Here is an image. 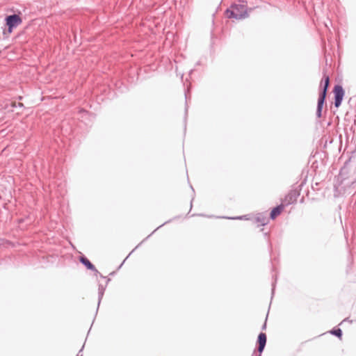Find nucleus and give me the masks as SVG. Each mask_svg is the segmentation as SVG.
I'll return each instance as SVG.
<instances>
[{
	"mask_svg": "<svg viewBox=\"0 0 356 356\" xmlns=\"http://www.w3.org/2000/svg\"><path fill=\"white\" fill-rule=\"evenodd\" d=\"M332 334H334L339 337H341V334H342V332L340 329H337L336 330H333L331 332Z\"/></svg>",
	"mask_w": 356,
	"mask_h": 356,
	"instance_id": "9",
	"label": "nucleus"
},
{
	"mask_svg": "<svg viewBox=\"0 0 356 356\" xmlns=\"http://www.w3.org/2000/svg\"><path fill=\"white\" fill-rule=\"evenodd\" d=\"M6 21L10 32L12 31L13 27L17 26L22 22L21 18L17 15H12L6 17Z\"/></svg>",
	"mask_w": 356,
	"mask_h": 356,
	"instance_id": "4",
	"label": "nucleus"
},
{
	"mask_svg": "<svg viewBox=\"0 0 356 356\" xmlns=\"http://www.w3.org/2000/svg\"><path fill=\"white\" fill-rule=\"evenodd\" d=\"M282 209H283L282 205H280V206H278V207L274 208L270 213V218L272 219L275 218L278 215L280 214Z\"/></svg>",
	"mask_w": 356,
	"mask_h": 356,
	"instance_id": "7",
	"label": "nucleus"
},
{
	"mask_svg": "<svg viewBox=\"0 0 356 356\" xmlns=\"http://www.w3.org/2000/svg\"><path fill=\"white\" fill-rule=\"evenodd\" d=\"M258 351L260 354L264 351L266 343V335L264 333H260L258 336Z\"/></svg>",
	"mask_w": 356,
	"mask_h": 356,
	"instance_id": "5",
	"label": "nucleus"
},
{
	"mask_svg": "<svg viewBox=\"0 0 356 356\" xmlns=\"http://www.w3.org/2000/svg\"><path fill=\"white\" fill-rule=\"evenodd\" d=\"M104 292V288L102 286H99V300L102 298Z\"/></svg>",
	"mask_w": 356,
	"mask_h": 356,
	"instance_id": "10",
	"label": "nucleus"
},
{
	"mask_svg": "<svg viewBox=\"0 0 356 356\" xmlns=\"http://www.w3.org/2000/svg\"><path fill=\"white\" fill-rule=\"evenodd\" d=\"M257 222H259L261 225H265L268 223V218L263 216L262 215H259L257 217Z\"/></svg>",
	"mask_w": 356,
	"mask_h": 356,
	"instance_id": "8",
	"label": "nucleus"
},
{
	"mask_svg": "<svg viewBox=\"0 0 356 356\" xmlns=\"http://www.w3.org/2000/svg\"><path fill=\"white\" fill-rule=\"evenodd\" d=\"M80 261L83 265H85L87 267V268L92 270H96L95 266L90 262V261L87 258H86L84 257H81L80 258Z\"/></svg>",
	"mask_w": 356,
	"mask_h": 356,
	"instance_id": "6",
	"label": "nucleus"
},
{
	"mask_svg": "<svg viewBox=\"0 0 356 356\" xmlns=\"http://www.w3.org/2000/svg\"><path fill=\"white\" fill-rule=\"evenodd\" d=\"M258 356H261V354L259 353Z\"/></svg>",
	"mask_w": 356,
	"mask_h": 356,
	"instance_id": "14",
	"label": "nucleus"
},
{
	"mask_svg": "<svg viewBox=\"0 0 356 356\" xmlns=\"http://www.w3.org/2000/svg\"><path fill=\"white\" fill-rule=\"evenodd\" d=\"M334 106L338 108L343 100V96H344V90L342 88V86L339 85H337L334 86Z\"/></svg>",
	"mask_w": 356,
	"mask_h": 356,
	"instance_id": "3",
	"label": "nucleus"
},
{
	"mask_svg": "<svg viewBox=\"0 0 356 356\" xmlns=\"http://www.w3.org/2000/svg\"><path fill=\"white\" fill-rule=\"evenodd\" d=\"M81 353V350L79 352V353L77 354L76 356H83V355Z\"/></svg>",
	"mask_w": 356,
	"mask_h": 356,
	"instance_id": "13",
	"label": "nucleus"
},
{
	"mask_svg": "<svg viewBox=\"0 0 356 356\" xmlns=\"http://www.w3.org/2000/svg\"><path fill=\"white\" fill-rule=\"evenodd\" d=\"M286 198V200L289 198L288 204H290L291 202H293V195H289Z\"/></svg>",
	"mask_w": 356,
	"mask_h": 356,
	"instance_id": "11",
	"label": "nucleus"
},
{
	"mask_svg": "<svg viewBox=\"0 0 356 356\" xmlns=\"http://www.w3.org/2000/svg\"><path fill=\"white\" fill-rule=\"evenodd\" d=\"M329 86V77L326 76L325 78V83L323 86V90L319 95V97L318 99V105H317V110H316V116L320 118L321 117V112L323 106L325 102V99L326 97L327 90Z\"/></svg>",
	"mask_w": 356,
	"mask_h": 356,
	"instance_id": "2",
	"label": "nucleus"
},
{
	"mask_svg": "<svg viewBox=\"0 0 356 356\" xmlns=\"http://www.w3.org/2000/svg\"><path fill=\"white\" fill-rule=\"evenodd\" d=\"M238 1L239 4H234L232 6V10H227L229 17L241 19L248 16L246 1L243 0H238Z\"/></svg>",
	"mask_w": 356,
	"mask_h": 356,
	"instance_id": "1",
	"label": "nucleus"
},
{
	"mask_svg": "<svg viewBox=\"0 0 356 356\" xmlns=\"http://www.w3.org/2000/svg\"><path fill=\"white\" fill-rule=\"evenodd\" d=\"M232 219H248L245 216H239V217H236V218H232Z\"/></svg>",
	"mask_w": 356,
	"mask_h": 356,
	"instance_id": "12",
	"label": "nucleus"
}]
</instances>
